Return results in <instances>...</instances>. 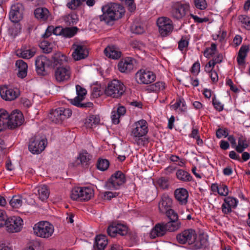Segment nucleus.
Masks as SVG:
<instances>
[{"mask_svg":"<svg viewBox=\"0 0 250 250\" xmlns=\"http://www.w3.org/2000/svg\"><path fill=\"white\" fill-rule=\"evenodd\" d=\"M102 10L103 15L99 16V19L100 21H104L106 23L121 18L125 13L124 7L115 3L103 6Z\"/></svg>","mask_w":250,"mask_h":250,"instance_id":"1","label":"nucleus"},{"mask_svg":"<svg viewBox=\"0 0 250 250\" xmlns=\"http://www.w3.org/2000/svg\"><path fill=\"white\" fill-rule=\"evenodd\" d=\"M125 91L124 84L119 80H113L105 89V94L114 98H119Z\"/></svg>","mask_w":250,"mask_h":250,"instance_id":"2","label":"nucleus"},{"mask_svg":"<svg viewBox=\"0 0 250 250\" xmlns=\"http://www.w3.org/2000/svg\"><path fill=\"white\" fill-rule=\"evenodd\" d=\"M33 231L38 237L47 238L52 235L54 227L47 221H41L34 225Z\"/></svg>","mask_w":250,"mask_h":250,"instance_id":"3","label":"nucleus"},{"mask_svg":"<svg viewBox=\"0 0 250 250\" xmlns=\"http://www.w3.org/2000/svg\"><path fill=\"white\" fill-rule=\"evenodd\" d=\"M94 195L93 190L87 187H75L71 190V198L73 200L80 201H88Z\"/></svg>","mask_w":250,"mask_h":250,"instance_id":"4","label":"nucleus"},{"mask_svg":"<svg viewBox=\"0 0 250 250\" xmlns=\"http://www.w3.org/2000/svg\"><path fill=\"white\" fill-rule=\"evenodd\" d=\"M189 8L188 3L180 1L173 2L170 10L171 16L176 20H181L188 14Z\"/></svg>","mask_w":250,"mask_h":250,"instance_id":"5","label":"nucleus"},{"mask_svg":"<svg viewBox=\"0 0 250 250\" xmlns=\"http://www.w3.org/2000/svg\"><path fill=\"white\" fill-rule=\"evenodd\" d=\"M71 115V110L61 107L52 110L49 115V119L53 123L61 124L62 121L69 118Z\"/></svg>","mask_w":250,"mask_h":250,"instance_id":"6","label":"nucleus"},{"mask_svg":"<svg viewBox=\"0 0 250 250\" xmlns=\"http://www.w3.org/2000/svg\"><path fill=\"white\" fill-rule=\"evenodd\" d=\"M77 96L73 99H71L70 103L74 105L83 109H87L92 107L93 104L91 102L82 103L86 94V89L79 85L76 86Z\"/></svg>","mask_w":250,"mask_h":250,"instance_id":"7","label":"nucleus"},{"mask_svg":"<svg viewBox=\"0 0 250 250\" xmlns=\"http://www.w3.org/2000/svg\"><path fill=\"white\" fill-rule=\"evenodd\" d=\"M158 32L162 37L169 36L172 32L174 26L172 21L167 17H160L157 19Z\"/></svg>","mask_w":250,"mask_h":250,"instance_id":"8","label":"nucleus"},{"mask_svg":"<svg viewBox=\"0 0 250 250\" xmlns=\"http://www.w3.org/2000/svg\"><path fill=\"white\" fill-rule=\"evenodd\" d=\"M125 181V174L121 171H117L111 175L106 182V186L110 189H118Z\"/></svg>","mask_w":250,"mask_h":250,"instance_id":"9","label":"nucleus"},{"mask_svg":"<svg viewBox=\"0 0 250 250\" xmlns=\"http://www.w3.org/2000/svg\"><path fill=\"white\" fill-rule=\"evenodd\" d=\"M196 233L195 231L192 229H186L176 236L177 242L181 244H188L192 246L196 239Z\"/></svg>","mask_w":250,"mask_h":250,"instance_id":"10","label":"nucleus"},{"mask_svg":"<svg viewBox=\"0 0 250 250\" xmlns=\"http://www.w3.org/2000/svg\"><path fill=\"white\" fill-rule=\"evenodd\" d=\"M135 79L139 84H148L155 81L156 75L152 71L141 69L136 73Z\"/></svg>","mask_w":250,"mask_h":250,"instance_id":"11","label":"nucleus"},{"mask_svg":"<svg viewBox=\"0 0 250 250\" xmlns=\"http://www.w3.org/2000/svg\"><path fill=\"white\" fill-rule=\"evenodd\" d=\"M8 128L11 129L21 125L24 120L22 113L18 110L13 111L10 115L8 114Z\"/></svg>","mask_w":250,"mask_h":250,"instance_id":"12","label":"nucleus"},{"mask_svg":"<svg viewBox=\"0 0 250 250\" xmlns=\"http://www.w3.org/2000/svg\"><path fill=\"white\" fill-rule=\"evenodd\" d=\"M23 225V221L20 217L13 216L7 218L5 223L6 230L11 233L20 231Z\"/></svg>","mask_w":250,"mask_h":250,"instance_id":"13","label":"nucleus"},{"mask_svg":"<svg viewBox=\"0 0 250 250\" xmlns=\"http://www.w3.org/2000/svg\"><path fill=\"white\" fill-rule=\"evenodd\" d=\"M172 205V200L168 195L164 194L159 203L158 207L161 213L166 214V216L176 212L171 208Z\"/></svg>","mask_w":250,"mask_h":250,"instance_id":"14","label":"nucleus"},{"mask_svg":"<svg viewBox=\"0 0 250 250\" xmlns=\"http://www.w3.org/2000/svg\"><path fill=\"white\" fill-rule=\"evenodd\" d=\"M46 141L39 139L36 137H32L28 145L29 151L33 154H39L45 148Z\"/></svg>","mask_w":250,"mask_h":250,"instance_id":"15","label":"nucleus"},{"mask_svg":"<svg viewBox=\"0 0 250 250\" xmlns=\"http://www.w3.org/2000/svg\"><path fill=\"white\" fill-rule=\"evenodd\" d=\"M0 95L5 101H12L20 95V91L18 89H12L6 85L0 87Z\"/></svg>","mask_w":250,"mask_h":250,"instance_id":"16","label":"nucleus"},{"mask_svg":"<svg viewBox=\"0 0 250 250\" xmlns=\"http://www.w3.org/2000/svg\"><path fill=\"white\" fill-rule=\"evenodd\" d=\"M71 75L70 67L68 66H59L55 71V77L58 82H64L68 81Z\"/></svg>","mask_w":250,"mask_h":250,"instance_id":"17","label":"nucleus"},{"mask_svg":"<svg viewBox=\"0 0 250 250\" xmlns=\"http://www.w3.org/2000/svg\"><path fill=\"white\" fill-rule=\"evenodd\" d=\"M107 232L109 236L113 237L117 235L125 236L128 232V228L121 224H112L108 227Z\"/></svg>","mask_w":250,"mask_h":250,"instance_id":"18","label":"nucleus"},{"mask_svg":"<svg viewBox=\"0 0 250 250\" xmlns=\"http://www.w3.org/2000/svg\"><path fill=\"white\" fill-rule=\"evenodd\" d=\"M134 126L131 134L135 137L140 138L144 136L148 132L147 123L145 120H141L136 122Z\"/></svg>","mask_w":250,"mask_h":250,"instance_id":"19","label":"nucleus"},{"mask_svg":"<svg viewBox=\"0 0 250 250\" xmlns=\"http://www.w3.org/2000/svg\"><path fill=\"white\" fill-rule=\"evenodd\" d=\"M72 47L74 50L72 56L75 61L84 59L88 56L89 52L86 46L79 44H74Z\"/></svg>","mask_w":250,"mask_h":250,"instance_id":"20","label":"nucleus"},{"mask_svg":"<svg viewBox=\"0 0 250 250\" xmlns=\"http://www.w3.org/2000/svg\"><path fill=\"white\" fill-rule=\"evenodd\" d=\"M170 221L165 223L167 231H174L178 229L181 227V223L178 221V216L176 212L167 216Z\"/></svg>","mask_w":250,"mask_h":250,"instance_id":"21","label":"nucleus"},{"mask_svg":"<svg viewBox=\"0 0 250 250\" xmlns=\"http://www.w3.org/2000/svg\"><path fill=\"white\" fill-rule=\"evenodd\" d=\"M9 17L12 22H19L22 18V5L17 3L12 5Z\"/></svg>","mask_w":250,"mask_h":250,"instance_id":"22","label":"nucleus"},{"mask_svg":"<svg viewBox=\"0 0 250 250\" xmlns=\"http://www.w3.org/2000/svg\"><path fill=\"white\" fill-rule=\"evenodd\" d=\"M133 59L126 58L119 62L118 64L119 70L122 73H129L133 68Z\"/></svg>","mask_w":250,"mask_h":250,"instance_id":"23","label":"nucleus"},{"mask_svg":"<svg viewBox=\"0 0 250 250\" xmlns=\"http://www.w3.org/2000/svg\"><path fill=\"white\" fill-rule=\"evenodd\" d=\"M34 192L38 196V198L42 201H44L49 197L50 191L48 188L45 185L37 187L34 189Z\"/></svg>","mask_w":250,"mask_h":250,"instance_id":"24","label":"nucleus"},{"mask_svg":"<svg viewBox=\"0 0 250 250\" xmlns=\"http://www.w3.org/2000/svg\"><path fill=\"white\" fill-rule=\"evenodd\" d=\"M47 59L44 56H41L37 58L35 61L36 71L39 75L44 76L45 75V67L47 65Z\"/></svg>","mask_w":250,"mask_h":250,"instance_id":"25","label":"nucleus"},{"mask_svg":"<svg viewBox=\"0 0 250 250\" xmlns=\"http://www.w3.org/2000/svg\"><path fill=\"white\" fill-rule=\"evenodd\" d=\"M175 199L181 205H186L188 197V191L184 188L176 189L174 191Z\"/></svg>","mask_w":250,"mask_h":250,"instance_id":"26","label":"nucleus"},{"mask_svg":"<svg viewBox=\"0 0 250 250\" xmlns=\"http://www.w3.org/2000/svg\"><path fill=\"white\" fill-rule=\"evenodd\" d=\"M167 231L164 223H158L152 229L150 233V237L155 238L164 235Z\"/></svg>","mask_w":250,"mask_h":250,"instance_id":"27","label":"nucleus"},{"mask_svg":"<svg viewBox=\"0 0 250 250\" xmlns=\"http://www.w3.org/2000/svg\"><path fill=\"white\" fill-rule=\"evenodd\" d=\"M34 15L36 19L41 22H45L47 21L50 16L49 10L44 7H39L34 11Z\"/></svg>","mask_w":250,"mask_h":250,"instance_id":"28","label":"nucleus"},{"mask_svg":"<svg viewBox=\"0 0 250 250\" xmlns=\"http://www.w3.org/2000/svg\"><path fill=\"white\" fill-rule=\"evenodd\" d=\"M105 55L113 59H118L121 56L119 49L115 45H108L104 50Z\"/></svg>","mask_w":250,"mask_h":250,"instance_id":"29","label":"nucleus"},{"mask_svg":"<svg viewBox=\"0 0 250 250\" xmlns=\"http://www.w3.org/2000/svg\"><path fill=\"white\" fill-rule=\"evenodd\" d=\"M208 245L207 236L204 234L200 235L198 237H196L195 242L191 246V249L196 250L202 248H206Z\"/></svg>","mask_w":250,"mask_h":250,"instance_id":"30","label":"nucleus"},{"mask_svg":"<svg viewBox=\"0 0 250 250\" xmlns=\"http://www.w3.org/2000/svg\"><path fill=\"white\" fill-rule=\"evenodd\" d=\"M108 244V240L105 235H99L95 238L94 248L95 250H104Z\"/></svg>","mask_w":250,"mask_h":250,"instance_id":"31","label":"nucleus"},{"mask_svg":"<svg viewBox=\"0 0 250 250\" xmlns=\"http://www.w3.org/2000/svg\"><path fill=\"white\" fill-rule=\"evenodd\" d=\"M53 60V66L56 68L59 66H63V64L67 62L66 57L61 52H57L52 57Z\"/></svg>","mask_w":250,"mask_h":250,"instance_id":"32","label":"nucleus"},{"mask_svg":"<svg viewBox=\"0 0 250 250\" xmlns=\"http://www.w3.org/2000/svg\"><path fill=\"white\" fill-rule=\"evenodd\" d=\"M16 65L19 68L18 77L21 78H25L27 75V63L22 60H19L16 61Z\"/></svg>","mask_w":250,"mask_h":250,"instance_id":"33","label":"nucleus"},{"mask_svg":"<svg viewBox=\"0 0 250 250\" xmlns=\"http://www.w3.org/2000/svg\"><path fill=\"white\" fill-rule=\"evenodd\" d=\"M249 51V46L248 45H242L241 47L237 57V62L239 65L245 63V59Z\"/></svg>","mask_w":250,"mask_h":250,"instance_id":"34","label":"nucleus"},{"mask_svg":"<svg viewBox=\"0 0 250 250\" xmlns=\"http://www.w3.org/2000/svg\"><path fill=\"white\" fill-rule=\"evenodd\" d=\"M36 51L35 48H31L28 49L18 50L16 51L17 55L20 57L25 59H29L33 57L36 54Z\"/></svg>","mask_w":250,"mask_h":250,"instance_id":"35","label":"nucleus"},{"mask_svg":"<svg viewBox=\"0 0 250 250\" xmlns=\"http://www.w3.org/2000/svg\"><path fill=\"white\" fill-rule=\"evenodd\" d=\"M8 113L5 110H0V132L8 128Z\"/></svg>","mask_w":250,"mask_h":250,"instance_id":"36","label":"nucleus"},{"mask_svg":"<svg viewBox=\"0 0 250 250\" xmlns=\"http://www.w3.org/2000/svg\"><path fill=\"white\" fill-rule=\"evenodd\" d=\"M89 157L90 155L87 152L80 153L77 158L78 164H81L84 168L87 167L89 163Z\"/></svg>","mask_w":250,"mask_h":250,"instance_id":"37","label":"nucleus"},{"mask_svg":"<svg viewBox=\"0 0 250 250\" xmlns=\"http://www.w3.org/2000/svg\"><path fill=\"white\" fill-rule=\"evenodd\" d=\"M176 177L179 180L183 182L191 181L192 177L188 172L183 170L178 169L176 171Z\"/></svg>","mask_w":250,"mask_h":250,"instance_id":"38","label":"nucleus"},{"mask_svg":"<svg viewBox=\"0 0 250 250\" xmlns=\"http://www.w3.org/2000/svg\"><path fill=\"white\" fill-rule=\"evenodd\" d=\"M171 108L175 110L179 108V110L182 112H185L187 111L185 101L184 99L181 98L177 99L176 103L171 105Z\"/></svg>","mask_w":250,"mask_h":250,"instance_id":"39","label":"nucleus"},{"mask_svg":"<svg viewBox=\"0 0 250 250\" xmlns=\"http://www.w3.org/2000/svg\"><path fill=\"white\" fill-rule=\"evenodd\" d=\"M249 146V144L246 139L242 136L239 137L238 145L235 147L236 151L238 153H242Z\"/></svg>","mask_w":250,"mask_h":250,"instance_id":"40","label":"nucleus"},{"mask_svg":"<svg viewBox=\"0 0 250 250\" xmlns=\"http://www.w3.org/2000/svg\"><path fill=\"white\" fill-rule=\"evenodd\" d=\"M165 88V83L162 82H158L148 86L146 88V90L148 92H158Z\"/></svg>","mask_w":250,"mask_h":250,"instance_id":"41","label":"nucleus"},{"mask_svg":"<svg viewBox=\"0 0 250 250\" xmlns=\"http://www.w3.org/2000/svg\"><path fill=\"white\" fill-rule=\"evenodd\" d=\"M9 204L13 208H19L22 205V197L20 195L13 196L9 202Z\"/></svg>","mask_w":250,"mask_h":250,"instance_id":"42","label":"nucleus"},{"mask_svg":"<svg viewBox=\"0 0 250 250\" xmlns=\"http://www.w3.org/2000/svg\"><path fill=\"white\" fill-rule=\"evenodd\" d=\"M100 121V120L99 116L91 115L86 120L85 124L87 127L92 128L93 126L98 125Z\"/></svg>","mask_w":250,"mask_h":250,"instance_id":"43","label":"nucleus"},{"mask_svg":"<svg viewBox=\"0 0 250 250\" xmlns=\"http://www.w3.org/2000/svg\"><path fill=\"white\" fill-rule=\"evenodd\" d=\"M12 25H10L8 29L9 34L15 37L21 32V25L19 22H12Z\"/></svg>","mask_w":250,"mask_h":250,"instance_id":"44","label":"nucleus"},{"mask_svg":"<svg viewBox=\"0 0 250 250\" xmlns=\"http://www.w3.org/2000/svg\"><path fill=\"white\" fill-rule=\"evenodd\" d=\"M189 38L187 36H182L178 42V49L181 51H186L189 44Z\"/></svg>","mask_w":250,"mask_h":250,"instance_id":"45","label":"nucleus"},{"mask_svg":"<svg viewBox=\"0 0 250 250\" xmlns=\"http://www.w3.org/2000/svg\"><path fill=\"white\" fill-rule=\"evenodd\" d=\"M77 30V27L63 28L62 36L66 38H71L76 34Z\"/></svg>","mask_w":250,"mask_h":250,"instance_id":"46","label":"nucleus"},{"mask_svg":"<svg viewBox=\"0 0 250 250\" xmlns=\"http://www.w3.org/2000/svg\"><path fill=\"white\" fill-rule=\"evenodd\" d=\"M109 166V162L105 159L99 158L97 164V167L101 171L106 170Z\"/></svg>","mask_w":250,"mask_h":250,"instance_id":"47","label":"nucleus"},{"mask_svg":"<svg viewBox=\"0 0 250 250\" xmlns=\"http://www.w3.org/2000/svg\"><path fill=\"white\" fill-rule=\"evenodd\" d=\"M40 48L42 50L43 53L48 54L52 51V44L51 43L46 41H42L40 44Z\"/></svg>","mask_w":250,"mask_h":250,"instance_id":"48","label":"nucleus"},{"mask_svg":"<svg viewBox=\"0 0 250 250\" xmlns=\"http://www.w3.org/2000/svg\"><path fill=\"white\" fill-rule=\"evenodd\" d=\"M131 31L136 34H141L145 32V29L143 26L139 23H133L131 26Z\"/></svg>","mask_w":250,"mask_h":250,"instance_id":"49","label":"nucleus"},{"mask_svg":"<svg viewBox=\"0 0 250 250\" xmlns=\"http://www.w3.org/2000/svg\"><path fill=\"white\" fill-rule=\"evenodd\" d=\"M217 49V46L216 44L212 43L211 46L209 48H207L204 51V54L207 58H210L215 54V51Z\"/></svg>","mask_w":250,"mask_h":250,"instance_id":"50","label":"nucleus"},{"mask_svg":"<svg viewBox=\"0 0 250 250\" xmlns=\"http://www.w3.org/2000/svg\"><path fill=\"white\" fill-rule=\"evenodd\" d=\"M224 202L233 208H235L238 204V200L236 198L229 196L225 198Z\"/></svg>","mask_w":250,"mask_h":250,"instance_id":"51","label":"nucleus"},{"mask_svg":"<svg viewBox=\"0 0 250 250\" xmlns=\"http://www.w3.org/2000/svg\"><path fill=\"white\" fill-rule=\"evenodd\" d=\"M64 21L67 24L69 25H73L77 22L78 18L76 15H68L65 17Z\"/></svg>","mask_w":250,"mask_h":250,"instance_id":"52","label":"nucleus"},{"mask_svg":"<svg viewBox=\"0 0 250 250\" xmlns=\"http://www.w3.org/2000/svg\"><path fill=\"white\" fill-rule=\"evenodd\" d=\"M157 184L160 188L163 189L167 188L168 187V181L167 178L161 177L157 181Z\"/></svg>","mask_w":250,"mask_h":250,"instance_id":"53","label":"nucleus"},{"mask_svg":"<svg viewBox=\"0 0 250 250\" xmlns=\"http://www.w3.org/2000/svg\"><path fill=\"white\" fill-rule=\"evenodd\" d=\"M194 2L195 6L200 10H205L208 6L206 0H194Z\"/></svg>","mask_w":250,"mask_h":250,"instance_id":"54","label":"nucleus"},{"mask_svg":"<svg viewBox=\"0 0 250 250\" xmlns=\"http://www.w3.org/2000/svg\"><path fill=\"white\" fill-rule=\"evenodd\" d=\"M228 136L229 132L227 128H224L223 129L219 128L216 131V136L218 139L221 138L223 136L224 137H227Z\"/></svg>","mask_w":250,"mask_h":250,"instance_id":"55","label":"nucleus"},{"mask_svg":"<svg viewBox=\"0 0 250 250\" xmlns=\"http://www.w3.org/2000/svg\"><path fill=\"white\" fill-rule=\"evenodd\" d=\"M212 104L214 107V108L218 111H221L224 109V105L222 104L221 102H220L218 100H217L216 99L215 96H214L212 98Z\"/></svg>","mask_w":250,"mask_h":250,"instance_id":"56","label":"nucleus"},{"mask_svg":"<svg viewBox=\"0 0 250 250\" xmlns=\"http://www.w3.org/2000/svg\"><path fill=\"white\" fill-rule=\"evenodd\" d=\"M81 0H71V1L67 4V6L69 8L75 10L81 5Z\"/></svg>","mask_w":250,"mask_h":250,"instance_id":"57","label":"nucleus"},{"mask_svg":"<svg viewBox=\"0 0 250 250\" xmlns=\"http://www.w3.org/2000/svg\"><path fill=\"white\" fill-rule=\"evenodd\" d=\"M218 193L221 196H226L229 193V189L228 187L225 185H220L218 190Z\"/></svg>","mask_w":250,"mask_h":250,"instance_id":"58","label":"nucleus"},{"mask_svg":"<svg viewBox=\"0 0 250 250\" xmlns=\"http://www.w3.org/2000/svg\"><path fill=\"white\" fill-rule=\"evenodd\" d=\"M7 219V216L5 211L0 209V228L5 226Z\"/></svg>","mask_w":250,"mask_h":250,"instance_id":"59","label":"nucleus"},{"mask_svg":"<svg viewBox=\"0 0 250 250\" xmlns=\"http://www.w3.org/2000/svg\"><path fill=\"white\" fill-rule=\"evenodd\" d=\"M118 194L119 193L116 192L106 191L104 193V197L105 199L110 200L112 198L117 196Z\"/></svg>","mask_w":250,"mask_h":250,"instance_id":"60","label":"nucleus"},{"mask_svg":"<svg viewBox=\"0 0 250 250\" xmlns=\"http://www.w3.org/2000/svg\"><path fill=\"white\" fill-rule=\"evenodd\" d=\"M226 84L230 87V89L234 92H237L239 91L238 88L234 85L232 81L230 79H227Z\"/></svg>","mask_w":250,"mask_h":250,"instance_id":"61","label":"nucleus"},{"mask_svg":"<svg viewBox=\"0 0 250 250\" xmlns=\"http://www.w3.org/2000/svg\"><path fill=\"white\" fill-rule=\"evenodd\" d=\"M120 116L116 112V111H113L111 113V119L113 123L115 125L118 124L120 122L119 118Z\"/></svg>","mask_w":250,"mask_h":250,"instance_id":"62","label":"nucleus"},{"mask_svg":"<svg viewBox=\"0 0 250 250\" xmlns=\"http://www.w3.org/2000/svg\"><path fill=\"white\" fill-rule=\"evenodd\" d=\"M190 16L192 18L195 22L202 23L204 22H207L208 21V19L207 18H201L197 16L194 15L192 14H190Z\"/></svg>","mask_w":250,"mask_h":250,"instance_id":"63","label":"nucleus"},{"mask_svg":"<svg viewBox=\"0 0 250 250\" xmlns=\"http://www.w3.org/2000/svg\"><path fill=\"white\" fill-rule=\"evenodd\" d=\"M221 208L223 213L225 214H228L232 211V208L225 203H223Z\"/></svg>","mask_w":250,"mask_h":250,"instance_id":"64","label":"nucleus"}]
</instances>
